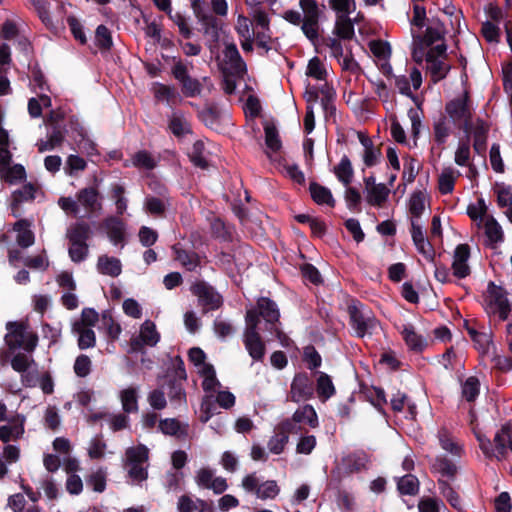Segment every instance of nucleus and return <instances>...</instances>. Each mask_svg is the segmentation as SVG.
<instances>
[{
    "mask_svg": "<svg viewBox=\"0 0 512 512\" xmlns=\"http://www.w3.org/2000/svg\"><path fill=\"white\" fill-rule=\"evenodd\" d=\"M292 419L297 423H305L311 428H316L319 425L317 413L311 405H304L298 408L294 412Z\"/></svg>",
    "mask_w": 512,
    "mask_h": 512,
    "instance_id": "35",
    "label": "nucleus"
},
{
    "mask_svg": "<svg viewBox=\"0 0 512 512\" xmlns=\"http://www.w3.org/2000/svg\"><path fill=\"white\" fill-rule=\"evenodd\" d=\"M170 19L175 23V25L178 27L179 33L184 38H190L192 36V30L188 24V21L186 17L181 14L180 12L171 13L169 15Z\"/></svg>",
    "mask_w": 512,
    "mask_h": 512,
    "instance_id": "64",
    "label": "nucleus"
},
{
    "mask_svg": "<svg viewBox=\"0 0 512 512\" xmlns=\"http://www.w3.org/2000/svg\"><path fill=\"white\" fill-rule=\"evenodd\" d=\"M481 228L484 229L486 241L489 245H495L503 241V230L493 217L487 218Z\"/></svg>",
    "mask_w": 512,
    "mask_h": 512,
    "instance_id": "39",
    "label": "nucleus"
},
{
    "mask_svg": "<svg viewBox=\"0 0 512 512\" xmlns=\"http://www.w3.org/2000/svg\"><path fill=\"white\" fill-rule=\"evenodd\" d=\"M172 74L181 83L183 93L186 96L196 97L201 94L202 85L200 81L189 76L187 66L181 60L175 62Z\"/></svg>",
    "mask_w": 512,
    "mask_h": 512,
    "instance_id": "11",
    "label": "nucleus"
},
{
    "mask_svg": "<svg viewBox=\"0 0 512 512\" xmlns=\"http://www.w3.org/2000/svg\"><path fill=\"white\" fill-rule=\"evenodd\" d=\"M464 136L463 137H473V147L474 150L481 154L485 151L487 134L489 131V127L486 122L477 118L472 119L467 126L463 128Z\"/></svg>",
    "mask_w": 512,
    "mask_h": 512,
    "instance_id": "12",
    "label": "nucleus"
},
{
    "mask_svg": "<svg viewBox=\"0 0 512 512\" xmlns=\"http://www.w3.org/2000/svg\"><path fill=\"white\" fill-rule=\"evenodd\" d=\"M389 193V188L383 183H379L377 186L364 190L367 203L376 207H381L386 202Z\"/></svg>",
    "mask_w": 512,
    "mask_h": 512,
    "instance_id": "31",
    "label": "nucleus"
},
{
    "mask_svg": "<svg viewBox=\"0 0 512 512\" xmlns=\"http://www.w3.org/2000/svg\"><path fill=\"white\" fill-rule=\"evenodd\" d=\"M475 437L479 442L480 449L486 457H495L498 460L508 458L512 454V425L505 424L495 434L494 446L491 444L489 438L483 434L477 426L473 427Z\"/></svg>",
    "mask_w": 512,
    "mask_h": 512,
    "instance_id": "1",
    "label": "nucleus"
},
{
    "mask_svg": "<svg viewBox=\"0 0 512 512\" xmlns=\"http://www.w3.org/2000/svg\"><path fill=\"white\" fill-rule=\"evenodd\" d=\"M336 390L329 375L320 372L317 379V393L322 401H326L335 394Z\"/></svg>",
    "mask_w": 512,
    "mask_h": 512,
    "instance_id": "43",
    "label": "nucleus"
},
{
    "mask_svg": "<svg viewBox=\"0 0 512 512\" xmlns=\"http://www.w3.org/2000/svg\"><path fill=\"white\" fill-rule=\"evenodd\" d=\"M313 395L312 384L306 375H297L291 384V397L293 401L300 402Z\"/></svg>",
    "mask_w": 512,
    "mask_h": 512,
    "instance_id": "20",
    "label": "nucleus"
},
{
    "mask_svg": "<svg viewBox=\"0 0 512 512\" xmlns=\"http://www.w3.org/2000/svg\"><path fill=\"white\" fill-rule=\"evenodd\" d=\"M438 438L440 445L444 450L451 453L452 455L460 456L462 452V447L454 440V438L450 435V433L447 430H440Z\"/></svg>",
    "mask_w": 512,
    "mask_h": 512,
    "instance_id": "49",
    "label": "nucleus"
},
{
    "mask_svg": "<svg viewBox=\"0 0 512 512\" xmlns=\"http://www.w3.org/2000/svg\"><path fill=\"white\" fill-rule=\"evenodd\" d=\"M439 485L441 494L450 505L457 510H462L463 504L459 495L446 482L440 481Z\"/></svg>",
    "mask_w": 512,
    "mask_h": 512,
    "instance_id": "57",
    "label": "nucleus"
},
{
    "mask_svg": "<svg viewBox=\"0 0 512 512\" xmlns=\"http://www.w3.org/2000/svg\"><path fill=\"white\" fill-rule=\"evenodd\" d=\"M480 383L476 377H469L462 386L463 397L467 401H473L479 394Z\"/></svg>",
    "mask_w": 512,
    "mask_h": 512,
    "instance_id": "61",
    "label": "nucleus"
},
{
    "mask_svg": "<svg viewBox=\"0 0 512 512\" xmlns=\"http://www.w3.org/2000/svg\"><path fill=\"white\" fill-rule=\"evenodd\" d=\"M426 207V197L421 191L414 192L409 200V212L411 220H420L421 215L424 213Z\"/></svg>",
    "mask_w": 512,
    "mask_h": 512,
    "instance_id": "44",
    "label": "nucleus"
},
{
    "mask_svg": "<svg viewBox=\"0 0 512 512\" xmlns=\"http://www.w3.org/2000/svg\"><path fill=\"white\" fill-rule=\"evenodd\" d=\"M467 213L478 227H482L487 218L492 217L487 213V207L483 199H479L476 203L469 205Z\"/></svg>",
    "mask_w": 512,
    "mask_h": 512,
    "instance_id": "42",
    "label": "nucleus"
},
{
    "mask_svg": "<svg viewBox=\"0 0 512 512\" xmlns=\"http://www.w3.org/2000/svg\"><path fill=\"white\" fill-rule=\"evenodd\" d=\"M35 6L38 16L43 24L49 29H55V25L49 14L48 3L45 0H31Z\"/></svg>",
    "mask_w": 512,
    "mask_h": 512,
    "instance_id": "60",
    "label": "nucleus"
},
{
    "mask_svg": "<svg viewBox=\"0 0 512 512\" xmlns=\"http://www.w3.org/2000/svg\"><path fill=\"white\" fill-rule=\"evenodd\" d=\"M72 332L78 336L80 349H88L95 346L96 336L92 328L84 327L81 323H73Z\"/></svg>",
    "mask_w": 512,
    "mask_h": 512,
    "instance_id": "30",
    "label": "nucleus"
},
{
    "mask_svg": "<svg viewBox=\"0 0 512 512\" xmlns=\"http://www.w3.org/2000/svg\"><path fill=\"white\" fill-rule=\"evenodd\" d=\"M7 164L0 166V175L3 180L10 184H16L26 178V171L20 164L12 167H5Z\"/></svg>",
    "mask_w": 512,
    "mask_h": 512,
    "instance_id": "41",
    "label": "nucleus"
},
{
    "mask_svg": "<svg viewBox=\"0 0 512 512\" xmlns=\"http://www.w3.org/2000/svg\"><path fill=\"white\" fill-rule=\"evenodd\" d=\"M220 65L223 71L230 75L242 76L246 72V64L241 58L236 45L232 43L225 46Z\"/></svg>",
    "mask_w": 512,
    "mask_h": 512,
    "instance_id": "10",
    "label": "nucleus"
},
{
    "mask_svg": "<svg viewBox=\"0 0 512 512\" xmlns=\"http://www.w3.org/2000/svg\"><path fill=\"white\" fill-rule=\"evenodd\" d=\"M77 200L79 205H82L86 210L90 212L100 211L102 209L100 196L95 188L89 187L81 189L77 193Z\"/></svg>",
    "mask_w": 512,
    "mask_h": 512,
    "instance_id": "23",
    "label": "nucleus"
},
{
    "mask_svg": "<svg viewBox=\"0 0 512 512\" xmlns=\"http://www.w3.org/2000/svg\"><path fill=\"white\" fill-rule=\"evenodd\" d=\"M337 179L344 185L349 186L354 178V170L350 159L344 155L340 162L333 168Z\"/></svg>",
    "mask_w": 512,
    "mask_h": 512,
    "instance_id": "32",
    "label": "nucleus"
},
{
    "mask_svg": "<svg viewBox=\"0 0 512 512\" xmlns=\"http://www.w3.org/2000/svg\"><path fill=\"white\" fill-rule=\"evenodd\" d=\"M176 260L184 266L187 270H193L198 265V259L195 254L188 253L178 247H174Z\"/></svg>",
    "mask_w": 512,
    "mask_h": 512,
    "instance_id": "59",
    "label": "nucleus"
},
{
    "mask_svg": "<svg viewBox=\"0 0 512 512\" xmlns=\"http://www.w3.org/2000/svg\"><path fill=\"white\" fill-rule=\"evenodd\" d=\"M258 308L261 316L267 322H275L279 318V311L276 304L268 298H260L258 300Z\"/></svg>",
    "mask_w": 512,
    "mask_h": 512,
    "instance_id": "46",
    "label": "nucleus"
},
{
    "mask_svg": "<svg viewBox=\"0 0 512 512\" xmlns=\"http://www.w3.org/2000/svg\"><path fill=\"white\" fill-rule=\"evenodd\" d=\"M359 141L364 148L363 162L366 166L372 167L379 162L381 152L378 148L374 147L371 139L366 135L359 133Z\"/></svg>",
    "mask_w": 512,
    "mask_h": 512,
    "instance_id": "28",
    "label": "nucleus"
},
{
    "mask_svg": "<svg viewBox=\"0 0 512 512\" xmlns=\"http://www.w3.org/2000/svg\"><path fill=\"white\" fill-rule=\"evenodd\" d=\"M426 62L433 81L443 79L450 70V65L446 62V46L439 43L432 47L426 54Z\"/></svg>",
    "mask_w": 512,
    "mask_h": 512,
    "instance_id": "9",
    "label": "nucleus"
},
{
    "mask_svg": "<svg viewBox=\"0 0 512 512\" xmlns=\"http://www.w3.org/2000/svg\"><path fill=\"white\" fill-rule=\"evenodd\" d=\"M282 432L276 433L268 441V450L273 454H281L284 451L286 444L288 443L289 436L287 432L292 431V426L289 421L282 424Z\"/></svg>",
    "mask_w": 512,
    "mask_h": 512,
    "instance_id": "26",
    "label": "nucleus"
},
{
    "mask_svg": "<svg viewBox=\"0 0 512 512\" xmlns=\"http://www.w3.org/2000/svg\"><path fill=\"white\" fill-rule=\"evenodd\" d=\"M89 248L88 244L84 242L69 241V257L75 262L79 263L84 261L88 256Z\"/></svg>",
    "mask_w": 512,
    "mask_h": 512,
    "instance_id": "51",
    "label": "nucleus"
},
{
    "mask_svg": "<svg viewBox=\"0 0 512 512\" xmlns=\"http://www.w3.org/2000/svg\"><path fill=\"white\" fill-rule=\"evenodd\" d=\"M334 32L342 39H350L354 35V26L350 16H336Z\"/></svg>",
    "mask_w": 512,
    "mask_h": 512,
    "instance_id": "47",
    "label": "nucleus"
},
{
    "mask_svg": "<svg viewBox=\"0 0 512 512\" xmlns=\"http://www.w3.org/2000/svg\"><path fill=\"white\" fill-rule=\"evenodd\" d=\"M97 269L101 274L116 277L120 275L122 265L119 259L103 255L98 259Z\"/></svg>",
    "mask_w": 512,
    "mask_h": 512,
    "instance_id": "36",
    "label": "nucleus"
},
{
    "mask_svg": "<svg viewBox=\"0 0 512 512\" xmlns=\"http://www.w3.org/2000/svg\"><path fill=\"white\" fill-rule=\"evenodd\" d=\"M349 309L352 328L359 337L371 335L379 328L378 321L368 308L353 305Z\"/></svg>",
    "mask_w": 512,
    "mask_h": 512,
    "instance_id": "7",
    "label": "nucleus"
},
{
    "mask_svg": "<svg viewBox=\"0 0 512 512\" xmlns=\"http://www.w3.org/2000/svg\"><path fill=\"white\" fill-rule=\"evenodd\" d=\"M306 74L307 76L313 77L317 80H325L327 70L320 59L314 57L308 63Z\"/></svg>",
    "mask_w": 512,
    "mask_h": 512,
    "instance_id": "58",
    "label": "nucleus"
},
{
    "mask_svg": "<svg viewBox=\"0 0 512 512\" xmlns=\"http://www.w3.org/2000/svg\"><path fill=\"white\" fill-rule=\"evenodd\" d=\"M198 374L203 378L202 387L205 392L216 393L219 390L221 384L216 378V373L213 366Z\"/></svg>",
    "mask_w": 512,
    "mask_h": 512,
    "instance_id": "48",
    "label": "nucleus"
},
{
    "mask_svg": "<svg viewBox=\"0 0 512 512\" xmlns=\"http://www.w3.org/2000/svg\"><path fill=\"white\" fill-rule=\"evenodd\" d=\"M103 229L113 245L117 246L124 241L126 226L120 219L107 217L103 222Z\"/></svg>",
    "mask_w": 512,
    "mask_h": 512,
    "instance_id": "19",
    "label": "nucleus"
},
{
    "mask_svg": "<svg viewBox=\"0 0 512 512\" xmlns=\"http://www.w3.org/2000/svg\"><path fill=\"white\" fill-rule=\"evenodd\" d=\"M122 408L125 412H136L138 410V388L129 386L119 393Z\"/></svg>",
    "mask_w": 512,
    "mask_h": 512,
    "instance_id": "37",
    "label": "nucleus"
},
{
    "mask_svg": "<svg viewBox=\"0 0 512 512\" xmlns=\"http://www.w3.org/2000/svg\"><path fill=\"white\" fill-rule=\"evenodd\" d=\"M460 176V172L452 167L444 168L438 178L439 191L442 194H449L453 191L455 181Z\"/></svg>",
    "mask_w": 512,
    "mask_h": 512,
    "instance_id": "33",
    "label": "nucleus"
},
{
    "mask_svg": "<svg viewBox=\"0 0 512 512\" xmlns=\"http://www.w3.org/2000/svg\"><path fill=\"white\" fill-rule=\"evenodd\" d=\"M6 329L5 343L10 350L23 349L31 352L36 348L38 337L25 322H8Z\"/></svg>",
    "mask_w": 512,
    "mask_h": 512,
    "instance_id": "3",
    "label": "nucleus"
},
{
    "mask_svg": "<svg viewBox=\"0 0 512 512\" xmlns=\"http://www.w3.org/2000/svg\"><path fill=\"white\" fill-rule=\"evenodd\" d=\"M455 127L457 126L445 114L441 115L435 120L433 126L436 142L445 143Z\"/></svg>",
    "mask_w": 512,
    "mask_h": 512,
    "instance_id": "27",
    "label": "nucleus"
},
{
    "mask_svg": "<svg viewBox=\"0 0 512 512\" xmlns=\"http://www.w3.org/2000/svg\"><path fill=\"white\" fill-rule=\"evenodd\" d=\"M169 129L176 137H183L190 133V124L186 117L178 112H174L169 119Z\"/></svg>",
    "mask_w": 512,
    "mask_h": 512,
    "instance_id": "40",
    "label": "nucleus"
},
{
    "mask_svg": "<svg viewBox=\"0 0 512 512\" xmlns=\"http://www.w3.org/2000/svg\"><path fill=\"white\" fill-rule=\"evenodd\" d=\"M419 481L414 475H405L398 481V490L401 494L413 495L418 492Z\"/></svg>",
    "mask_w": 512,
    "mask_h": 512,
    "instance_id": "54",
    "label": "nucleus"
},
{
    "mask_svg": "<svg viewBox=\"0 0 512 512\" xmlns=\"http://www.w3.org/2000/svg\"><path fill=\"white\" fill-rule=\"evenodd\" d=\"M369 48L372 54L380 61H384L382 68L385 73L389 74L392 71L391 65L387 60L391 56V47L388 42L381 40H372L369 43Z\"/></svg>",
    "mask_w": 512,
    "mask_h": 512,
    "instance_id": "25",
    "label": "nucleus"
},
{
    "mask_svg": "<svg viewBox=\"0 0 512 512\" xmlns=\"http://www.w3.org/2000/svg\"><path fill=\"white\" fill-rule=\"evenodd\" d=\"M148 460V449L144 445L126 450L128 474L134 482H142L147 478V471L142 465Z\"/></svg>",
    "mask_w": 512,
    "mask_h": 512,
    "instance_id": "8",
    "label": "nucleus"
},
{
    "mask_svg": "<svg viewBox=\"0 0 512 512\" xmlns=\"http://www.w3.org/2000/svg\"><path fill=\"white\" fill-rule=\"evenodd\" d=\"M411 237L417 251L429 260L433 259V248L425 236L423 224L420 220H411Z\"/></svg>",
    "mask_w": 512,
    "mask_h": 512,
    "instance_id": "14",
    "label": "nucleus"
},
{
    "mask_svg": "<svg viewBox=\"0 0 512 512\" xmlns=\"http://www.w3.org/2000/svg\"><path fill=\"white\" fill-rule=\"evenodd\" d=\"M92 233L91 227L85 222H76L69 226L66 232V237L69 241L87 243Z\"/></svg>",
    "mask_w": 512,
    "mask_h": 512,
    "instance_id": "34",
    "label": "nucleus"
},
{
    "mask_svg": "<svg viewBox=\"0 0 512 512\" xmlns=\"http://www.w3.org/2000/svg\"><path fill=\"white\" fill-rule=\"evenodd\" d=\"M299 5L303 11L301 30L312 43H315L319 37V20L322 11L317 0H299Z\"/></svg>",
    "mask_w": 512,
    "mask_h": 512,
    "instance_id": "6",
    "label": "nucleus"
},
{
    "mask_svg": "<svg viewBox=\"0 0 512 512\" xmlns=\"http://www.w3.org/2000/svg\"><path fill=\"white\" fill-rule=\"evenodd\" d=\"M192 291L206 311L217 309L221 305L220 295L204 283L195 284Z\"/></svg>",
    "mask_w": 512,
    "mask_h": 512,
    "instance_id": "15",
    "label": "nucleus"
},
{
    "mask_svg": "<svg viewBox=\"0 0 512 512\" xmlns=\"http://www.w3.org/2000/svg\"><path fill=\"white\" fill-rule=\"evenodd\" d=\"M13 230L16 233V242L22 248H28L35 242V236L31 230V223L27 220H19L14 226Z\"/></svg>",
    "mask_w": 512,
    "mask_h": 512,
    "instance_id": "24",
    "label": "nucleus"
},
{
    "mask_svg": "<svg viewBox=\"0 0 512 512\" xmlns=\"http://www.w3.org/2000/svg\"><path fill=\"white\" fill-rule=\"evenodd\" d=\"M189 360L195 366L197 373L204 371L212 365L206 362V355L200 348L194 347L189 350Z\"/></svg>",
    "mask_w": 512,
    "mask_h": 512,
    "instance_id": "55",
    "label": "nucleus"
},
{
    "mask_svg": "<svg viewBox=\"0 0 512 512\" xmlns=\"http://www.w3.org/2000/svg\"><path fill=\"white\" fill-rule=\"evenodd\" d=\"M34 360L24 354H17L11 360L12 368L21 374L22 383L25 386H33L35 383L34 373L31 372V367Z\"/></svg>",
    "mask_w": 512,
    "mask_h": 512,
    "instance_id": "17",
    "label": "nucleus"
},
{
    "mask_svg": "<svg viewBox=\"0 0 512 512\" xmlns=\"http://www.w3.org/2000/svg\"><path fill=\"white\" fill-rule=\"evenodd\" d=\"M497 202L502 208L509 209L512 207V187L506 185H498L496 188Z\"/></svg>",
    "mask_w": 512,
    "mask_h": 512,
    "instance_id": "63",
    "label": "nucleus"
},
{
    "mask_svg": "<svg viewBox=\"0 0 512 512\" xmlns=\"http://www.w3.org/2000/svg\"><path fill=\"white\" fill-rule=\"evenodd\" d=\"M280 492V488L277 482L274 480H268L259 485L256 489V496L259 499H274Z\"/></svg>",
    "mask_w": 512,
    "mask_h": 512,
    "instance_id": "52",
    "label": "nucleus"
},
{
    "mask_svg": "<svg viewBox=\"0 0 512 512\" xmlns=\"http://www.w3.org/2000/svg\"><path fill=\"white\" fill-rule=\"evenodd\" d=\"M310 193L316 203L334 206L335 201L331 191L328 188L316 183H312L310 185Z\"/></svg>",
    "mask_w": 512,
    "mask_h": 512,
    "instance_id": "45",
    "label": "nucleus"
},
{
    "mask_svg": "<svg viewBox=\"0 0 512 512\" xmlns=\"http://www.w3.org/2000/svg\"><path fill=\"white\" fill-rule=\"evenodd\" d=\"M263 127L265 133V153L269 158H272L273 154L279 152L282 147L280 135L272 122L265 121Z\"/></svg>",
    "mask_w": 512,
    "mask_h": 512,
    "instance_id": "22",
    "label": "nucleus"
},
{
    "mask_svg": "<svg viewBox=\"0 0 512 512\" xmlns=\"http://www.w3.org/2000/svg\"><path fill=\"white\" fill-rule=\"evenodd\" d=\"M126 165H132L139 169L151 170L156 165V160L146 151H139Z\"/></svg>",
    "mask_w": 512,
    "mask_h": 512,
    "instance_id": "50",
    "label": "nucleus"
},
{
    "mask_svg": "<svg viewBox=\"0 0 512 512\" xmlns=\"http://www.w3.org/2000/svg\"><path fill=\"white\" fill-rule=\"evenodd\" d=\"M482 306L492 321H505L508 319L512 304L508 299L507 291L494 282L487 284L483 294Z\"/></svg>",
    "mask_w": 512,
    "mask_h": 512,
    "instance_id": "2",
    "label": "nucleus"
},
{
    "mask_svg": "<svg viewBox=\"0 0 512 512\" xmlns=\"http://www.w3.org/2000/svg\"><path fill=\"white\" fill-rule=\"evenodd\" d=\"M259 319L254 310L247 311L244 345L253 360L259 361L265 354V346L257 332Z\"/></svg>",
    "mask_w": 512,
    "mask_h": 512,
    "instance_id": "5",
    "label": "nucleus"
},
{
    "mask_svg": "<svg viewBox=\"0 0 512 512\" xmlns=\"http://www.w3.org/2000/svg\"><path fill=\"white\" fill-rule=\"evenodd\" d=\"M25 417L17 415L5 425L0 426V441L9 443L22 438L25 433Z\"/></svg>",
    "mask_w": 512,
    "mask_h": 512,
    "instance_id": "16",
    "label": "nucleus"
},
{
    "mask_svg": "<svg viewBox=\"0 0 512 512\" xmlns=\"http://www.w3.org/2000/svg\"><path fill=\"white\" fill-rule=\"evenodd\" d=\"M336 16H350L356 9L355 0H329Z\"/></svg>",
    "mask_w": 512,
    "mask_h": 512,
    "instance_id": "53",
    "label": "nucleus"
},
{
    "mask_svg": "<svg viewBox=\"0 0 512 512\" xmlns=\"http://www.w3.org/2000/svg\"><path fill=\"white\" fill-rule=\"evenodd\" d=\"M471 160V148L470 139L468 137H462L459 139L455 152L454 161L458 166L466 167L470 166Z\"/></svg>",
    "mask_w": 512,
    "mask_h": 512,
    "instance_id": "38",
    "label": "nucleus"
},
{
    "mask_svg": "<svg viewBox=\"0 0 512 512\" xmlns=\"http://www.w3.org/2000/svg\"><path fill=\"white\" fill-rule=\"evenodd\" d=\"M160 341V334L156 329V325L146 320L142 323L139 335L131 340V349L139 351L144 346H155Z\"/></svg>",
    "mask_w": 512,
    "mask_h": 512,
    "instance_id": "13",
    "label": "nucleus"
},
{
    "mask_svg": "<svg viewBox=\"0 0 512 512\" xmlns=\"http://www.w3.org/2000/svg\"><path fill=\"white\" fill-rule=\"evenodd\" d=\"M326 45L330 49L331 56L338 59L343 69L351 70L355 68L356 63L354 59L350 55L344 53L343 45L339 39L330 37L327 39Z\"/></svg>",
    "mask_w": 512,
    "mask_h": 512,
    "instance_id": "21",
    "label": "nucleus"
},
{
    "mask_svg": "<svg viewBox=\"0 0 512 512\" xmlns=\"http://www.w3.org/2000/svg\"><path fill=\"white\" fill-rule=\"evenodd\" d=\"M375 93L378 98L385 104V108L387 111L393 109V104L391 102V91L388 89L386 84L383 81H376L373 83Z\"/></svg>",
    "mask_w": 512,
    "mask_h": 512,
    "instance_id": "62",
    "label": "nucleus"
},
{
    "mask_svg": "<svg viewBox=\"0 0 512 512\" xmlns=\"http://www.w3.org/2000/svg\"><path fill=\"white\" fill-rule=\"evenodd\" d=\"M470 257V250L468 245L460 244L456 247L453 256L452 269L453 273L458 278H465L470 273L468 259Z\"/></svg>",
    "mask_w": 512,
    "mask_h": 512,
    "instance_id": "18",
    "label": "nucleus"
},
{
    "mask_svg": "<svg viewBox=\"0 0 512 512\" xmlns=\"http://www.w3.org/2000/svg\"><path fill=\"white\" fill-rule=\"evenodd\" d=\"M205 146L202 141H196L189 153L191 161L194 163V165L205 168L207 167V160L205 157Z\"/></svg>",
    "mask_w": 512,
    "mask_h": 512,
    "instance_id": "56",
    "label": "nucleus"
},
{
    "mask_svg": "<svg viewBox=\"0 0 512 512\" xmlns=\"http://www.w3.org/2000/svg\"><path fill=\"white\" fill-rule=\"evenodd\" d=\"M401 334L407 346L414 351H421L427 344L426 339L418 334L411 324L403 325Z\"/></svg>",
    "mask_w": 512,
    "mask_h": 512,
    "instance_id": "29",
    "label": "nucleus"
},
{
    "mask_svg": "<svg viewBox=\"0 0 512 512\" xmlns=\"http://www.w3.org/2000/svg\"><path fill=\"white\" fill-rule=\"evenodd\" d=\"M474 106L468 92L451 99L445 105V115L459 128H464L473 119Z\"/></svg>",
    "mask_w": 512,
    "mask_h": 512,
    "instance_id": "4",
    "label": "nucleus"
}]
</instances>
